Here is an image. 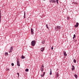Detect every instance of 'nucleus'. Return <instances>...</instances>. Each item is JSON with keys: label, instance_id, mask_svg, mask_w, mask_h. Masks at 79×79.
<instances>
[{"label": "nucleus", "instance_id": "nucleus-17", "mask_svg": "<svg viewBox=\"0 0 79 79\" xmlns=\"http://www.w3.org/2000/svg\"><path fill=\"white\" fill-rule=\"evenodd\" d=\"M26 16V12H24V18H25V17Z\"/></svg>", "mask_w": 79, "mask_h": 79}, {"label": "nucleus", "instance_id": "nucleus-37", "mask_svg": "<svg viewBox=\"0 0 79 79\" xmlns=\"http://www.w3.org/2000/svg\"><path fill=\"white\" fill-rule=\"evenodd\" d=\"M75 38V37H73V39H74Z\"/></svg>", "mask_w": 79, "mask_h": 79}, {"label": "nucleus", "instance_id": "nucleus-20", "mask_svg": "<svg viewBox=\"0 0 79 79\" xmlns=\"http://www.w3.org/2000/svg\"><path fill=\"white\" fill-rule=\"evenodd\" d=\"M73 62L74 63H76V60L75 59H74V60H73Z\"/></svg>", "mask_w": 79, "mask_h": 79}, {"label": "nucleus", "instance_id": "nucleus-8", "mask_svg": "<svg viewBox=\"0 0 79 79\" xmlns=\"http://www.w3.org/2000/svg\"><path fill=\"white\" fill-rule=\"evenodd\" d=\"M50 75H52V71L51 69H50Z\"/></svg>", "mask_w": 79, "mask_h": 79}, {"label": "nucleus", "instance_id": "nucleus-14", "mask_svg": "<svg viewBox=\"0 0 79 79\" xmlns=\"http://www.w3.org/2000/svg\"><path fill=\"white\" fill-rule=\"evenodd\" d=\"M21 58L22 59H24V58H25V56H24L23 55H22V56H21Z\"/></svg>", "mask_w": 79, "mask_h": 79}, {"label": "nucleus", "instance_id": "nucleus-39", "mask_svg": "<svg viewBox=\"0 0 79 79\" xmlns=\"http://www.w3.org/2000/svg\"><path fill=\"white\" fill-rule=\"evenodd\" d=\"M57 70H58V69H57Z\"/></svg>", "mask_w": 79, "mask_h": 79}, {"label": "nucleus", "instance_id": "nucleus-12", "mask_svg": "<svg viewBox=\"0 0 79 79\" xmlns=\"http://www.w3.org/2000/svg\"><path fill=\"white\" fill-rule=\"evenodd\" d=\"M58 76H59V74L58 73V72H57L56 77H58Z\"/></svg>", "mask_w": 79, "mask_h": 79}, {"label": "nucleus", "instance_id": "nucleus-6", "mask_svg": "<svg viewBox=\"0 0 79 79\" xmlns=\"http://www.w3.org/2000/svg\"><path fill=\"white\" fill-rule=\"evenodd\" d=\"M64 55L65 56H67V54H66V51H64Z\"/></svg>", "mask_w": 79, "mask_h": 79}, {"label": "nucleus", "instance_id": "nucleus-5", "mask_svg": "<svg viewBox=\"0 0 79 79\" xmlns=\"http://www.w3.org/2000/svg\"><path fill=\"white\" fill-rule=\"evenodd\" d=\"M17 65L19 66H20V64H19V62L18 61V59H17Z\"/></svg>", "mask_w": 79, "mask_h": 79}, {"label": "nucleus", "instance_id": "nucleus-26", "mask_svg": "<svg viewBox=\"0 0 79 79\" xmlns=\"http://www.w3.org/2000/svg\"><path fill=\"white\" fill-rule=\"evenodd\" d=\"M45 72H43V76H44V75H45Z\"/></svg>", "mask_w": 79, "mask_h": 79}, {"label": "nucleus", "instance_id": "nucleus-38", "mask_svg": "<svg viewBox=\"0 0 79 79\" xmlns=\"http://www.w3.org/2000/svg\"><path fill=\"white\" fill-rule=\"evenodd\" d=\"M56 2H58V0H56Z\"/></svg>", "mask_w": 79, "mask_h": 79}, {"label": "nucleus", "instance_id": "nucleus-32", "mask_svg": "<svg viewBox=\"0 0 79 79\" xmlns=\"http://www.w3.org/2000/svg\"><path fill=\"white\" fill-rule=\"evenodd\" d=\"M53 46H52L51 48V50H53Z\"/></svg>", "mask_w": 79, "mask_h": 79}, {"label": "nucleus", "instance_id": "nucleus-35", "mask_svg": "<svg viewBox=\"0 0 79 79\" xmlns=\"http://www.w3.org/2000/svg\"><path fill=\"white\" fill-rule=\"evenodd\" d=\"M44 66L43 65H42L41 66V68H44Z\"/></svg>", "mask_w": 79, "mask_h": 79}, {"label": "nucleus", "instance_id": "nucleus-2", "mask_svg": "<svg viewBox=\"0 0 79 79\" xmlns=\"http://www.w3.org/2000/svg\"><path fill=\"white\" fill-rule=\"evenodd\" d=\"M55 29L56 31H59V30H60V29H61V27L58 26L55 27Z\"/></svg>", "mask_w": 79, "mask_h": 79}, {"label": "nucleus", "instance_id": "nucleus-34", "mask_svg": "<svg viewBox=\"0 0 79 79\" xmlns=\"http://www.w3.org/2000/svg\"><path fill=\"white\" fill-rule=\"evenodd\" d=\"M56 2L57 3V4H58V1H56Z\"/></svg>", "mask_w": 79, "mask_h": 79}, {"label": "nucleus", "instance_id": "nucleus-9", "mask_svg": "<svg viewBox=\"0 0 79 79\" xmlns=\"http://www.w3.org/2000/svg\"><path fill=\"white\" fill-rule=\"evenodd\" d=\"M44 50V48H41V52H43Z\"/></svg>", "mask_w": 79, "mask_h": 79}, {"label": "nucleus", "instance_id": "nucleus-22", "mask_svg": "<svg viewBox=\"0 0 79 79\" xmlns=\"http://www.w3.org/2000/svg\"><path fill=\"white\" fill-rule=\"evenodd\" d=\"M9 53H11V52H12V51H11V50H10V51H9Z\"/></svg>", "mask_w": 79, "mask_h": 79}, {"label": "nucleus", "instance_id": "nucleus-19", "mask_svg": "<svg viewBox=\"0 0 79 79\" xmlns=\"http://www.w3.org/2000/svg\"><path fill=\"white\" fill-rule=\"evenodd\" d=\"M5 55H7L8 56V52H6L5 53Z\"/></svg>", "mask_w": 79, "mask_h": 79}, {"label": "nucleus", "instance_id": "nucleus-30", "mask_svg": "<svg viewBox=\"0 0 79 79\" xmlns=\"http://www.w3.org/2000/svg\"><path fill=\"white\" fill-rule=\"evenodd\" d=\"M49 2L50 3H51V2H52V0H50Z\"/></svg>", "mask_w": 79, "mask_h": 79}, {"label": "nucleus", "instance_id": "nucleus-31", "mask_svg": "<svg viewBox=\"0 0 79 79\" xmlns=\"http://www.w3.org/2000/svg\"><path fill=\"white\" fill-rule=\"evenodd\" d=\"M74 42H76L77 41V40H76L74 39Z\"/></svg>", "mask_w": 79, "mask_h": 79}, {"label": "nucleus", "instance_id": "nucleus-4", "mask_svg": "<svg viewBox=\"0 0 79 79\" xmlns=\"http://www.w3.org/2000/svg\"><path fill=\"white\" fill-rule=\"evenodd\" d=\"M76 24L75 25L74 27H77L79 26V23L77 22Z\"/></svg>", "mask_w": 79, "mask_h": 79}, {"label": "nucleus", "instance_id": "nucleus-13", "mask_svg": "<svg viewBox=\"0 0 79 79\" xmlns=\"http://www.w3.org/2000/svg\"><path fill=\"white\" fill-rule=\"evenodd\" d=\"M52 3H56V1L55 0H52Z\"/></svg>", "mask_w": 79, "mask_h": 79}, {"label": "nucleus", "instance_id": "nucleus-28", "mask_svg": "<svg viewBox=\"0 0 79 79\" xmlns=\"http://www.w3.org/2000/svg\"><path fill=\"white\" fill-rule=\"evenodd\" d=\"M9 69L8 68V69H6V71H9Z\"/></svg>", "mask_w": 79, "mask_h": 79}, {"label": "nucleus", "instance_id": "nucleus-16", "mask_svg": "<svg viewBox=\"0 0 79 79\" xmlns=\"http://www.w3.org/2000/svg\"><path fill=\"white\" fill-rule=\"evenodd\" d=\"M74 69H75V67H72V71H74Z\"/></svg>", "mask_w": 79, "mask_h": 79}, {"label": "nucleus", "instance_id": "nucleus-25", "mask_svg": "<svg viewBox=\"0 0 79 79\" xmlns=\"http://www.w3.org/2000/svg\"><path fill=\"white\" fill-rule=\"evenodd\" d=\"M67 19L68 20H69V17H68Z\"/></svg>", "mask_w": 79, "mask_h": 79}, {"label": "nucleus", "instance_id": "nucleus-11", "mask_svg": "<svg viewBox=\"0 0 79 79\" xmlns=\"http://www.w3.org/2000/svg\"><path fill=\"white\" fill-rule=\"evenodd\" d=\"M40 70L41 71H42V72H43V71H44V68L42 67H41L40 69Z\"/></svg>", "mask_w": 79, "mask_h": 79}, {"label": "nucleus", "instance_id": "nucleus-33", "mask_svg": "<svg viewBox=\"0 0 79 79\" xmlns=\"http://www.w3.org/2000/svg\"><path fill=\"white\" fill-rule=\"evenodd\" d=\"M44 75H43L42 74L41 75V77H44Z\"/></svg>", "mask_w": 79, "mask_h": 79}, {"label": "nucleus", "instance_id": "nucleus-24", "mask_svg": "<svg viewBox=\"0 0 79 79\" xmlns=\"http://www.w3.org/2000/svg\"><path fill=\"white\" fill-rule=\"evenodd\" d=\"M11 66H14V64L13 63H12L11 64Z\"/></svg>", "mask_w": 79, "mask_h": 79}, {"label": "nucleus", "instance_id": "nucleus-1", "mask_svg": "<svg viewBox=\"0 0 79 79\" xmlns=\"http://www.w3.org/2000/svg\"><path fill=\"white\" fill-rule=\"evenodd\" d=\"M35 40H33L31 42V45L32 47L35 46Z\"/></svg>", "mask_w": 79, "mask_h": 79}, {"label": "nucleus", "instance_id": "nucleus-29", "mask_svg": "<svg viewBox=\"0 0 79 79\" xmlns=\"http://www.w3.org/2000/svg\"><path fill=\"white\" fill-rule=\"evenodd\" d=\"M17 74H18V75L19 76V73H17Z\"/></svg>", "mask_w": 79, "mask_h": 79}, {"label": "nucleus", "instance_id": "nucleus-7", "mask_svg": "<svg viewBox=\"0 0 79 79\" xmlns=\"http://www.w3.org/2000/svg\"><path fill=\"white\" fill-rule=\"evenodd\" d=\"M13 47L11 46L10 48V50H11L12 51H13Z\"/></svg>", "mask_w": 79, "mask_h": 79}, {"label": "nucleus", "instance_id": "nucleus-15", "mask_svg": "<svg viewBox=\"0 0 79 79\" xmlns=\"http://www.w3.org/2000/svg\"><path fill=\"white\" fill-rule=\"evenodd\" d=\"M25 71L26 72H28L29 71V69H25Z\"/></svg>", "mask_w": 79, "mask_h": 79}, {"label": "nucleus", "instance_id": "nucleus-36", "mask_svg": "<svg viewBox=\"0 0 79 79\" xmlns=\"http://www.w3.org/2000/svg\"><path fill=\"white\" fill-rule=\"evenodd\" d=\"M72 67H73V68H74V65H72Z\"/></svg>", "mask_w": 79, "mask_h": 79}, {"label": "nucleus", "instance_id": "nucleus-10", "mask_svg": "<svg viewBox=\"0 0 79 79\" xmlns=\"http://www.w3.org/2000/svg\"><path fill=\"white\" fill-rule=\"evenodd\" d=\"M45 40H43L42 41V43L43 44H45Z\"/></svg>", "mask_w": 79, "mask_h": 79}, {"label": "nucleus", "instance_id": "nucleus-3", "mask_svg": "<svg viewBox=\"0 0 79 79\" xmlns=\"http://www.w3.org/2000/svg\"><path fill=\"white\" fill-rule=\"evenodd\" d=\"M31 35H33V34H34V29H33L32 28H31Z\"/></svg>", "mask_w": 79, "mask_h": 79}, {"label": "nucleus", "instance_id": "nucleus-21", "mask_svg": "<svg viewBox=\"0 0 79 79\" xmlns=\"http://www.w3.org/2000/svg\"><path fill=\"white\" fill-rule=\"evenodd\" d=\"M74 4H75V5H77V2H74Z\"/></svg>", "mask_w": 79, "mask_h": 79}, {"label": "nucleus", "instance_id": "nucleus-27", "mask_svg": "<svg viewBox=\"0 0 79 79\" xmlns=\"http://www.w3.org/2000/svg\"><path fill=\"white\" fill-rule=\"evenodd\" d=\"M73 37H76V35L74 34V35H73Z\"/></svg>", "mask_w": 79, "mask_h": 79}, {"label": "nucleus", "instance_id": "nucleus-18", "mask_svg": "<svg viewBox=\"0 0 79 79\" xmlns=\"http://www.w3.org/2000/svg\"><path fill=\"white\" fill-rule=\"evenodd\" d=\"M74 76H75V77H76V78H77V75L75 74Z\"/></svg>", "mask_w": 79, "mask_h": 79}, {"label": "nucleus", "instance_id": "nucleus-23", "mask_svg": "<svg viewBox=\"0 0 79 79\" xmlns=\"http://www.w3.org/2000/svg\"><path fill=\"white\" fill-rule=\"evenodd\" d=\"M46 27H47V28L48 29V24H46Z\"/></svg>", "mask_w": 79, "mask_h": 79}]
</instances>
